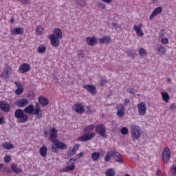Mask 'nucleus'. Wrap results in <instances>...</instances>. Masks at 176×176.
<instances>
[{
	"label": "nucleus",
	"instance_id": "48",
	"mask_svg": "<svg viewBox=\"0 0 176 176\" xmlns=\"http://www.w3.org/2000/svg\"><path fill=\"white\" fill-rule=\"evenodd\" d=\"M161 42L164 45H167V43H168V38H162Z\"/></svg>",
	"mask_w": 176,
	"mask_h": 176
},
{
	"label": "nucleus",
	"instance_id": "43",
	"mask_svg": "<svg viewBox=\"0 0 176 176\" xmlns=\"http://www.w3.org/2000/svg\"><path fill=\"white\" fill-rule=\"evenodd\" d=\"M79 146H80V145H79V144H76V145H74V146L72 148V150L74 151V153H76V151H78V149H79Z\"/></svg>",
	"mask_w": 176,
	"mask_h": 176
},
{
	"label": "nucleus",
	"instance_id": "30",
	"mask_svg": "<svg viewBox=\"0 0 176 176\" xmlns=\"http://www.w3.org/2000/svg\"><path fill=\"white\" fill-rule=\"evenodd\" d=\"M11 170L13 171V173H15L16 174L21 173V168H17V165L16 164H12L11 166Z\"/></svg>",
	"mask_w": 176,
	"mask_h": 176
},
{
	"label": "nucleus",
	"instance_id": "18",
	"mask_svg": "<svg viewBox=\"0 0 176 176\" xmlns=\"http://www.w3.org/2000/svg\"><path fill=\"white\" fill-rule=\"evenodd\" d=\"M162 12H163V8H162V7H158L155 8L150 15L149 19L153 20V17H155V16H157V14H160Z\"/></svg>",
	"mask_w": 176,
	"mask_h": 176
},
{
	"label": "nucleus",
	"instance_id": "37",
	"mask_svg": "<svg viewBox=\"0 0 176 176\" xmlns=\"http://www.w3.org/2000/svg\"><path fill=\"white\" fill-rule=\"evenodd\" d=\"M3 160L5 163H10V162L12 161V157H10V155L6 154L4 157Z\"/></svg>",
	"mask_w": 176,
	"mask_h": 176
},
{
	"label": "nucleus",
	"instance_id": "49",
	"mask_svg": "<svg viewBox=\"0 0 176 176\" xmlns=\"http://www.w3.org/2000/svg\"><path fill=\"white\" fill-rule=\"evenodd\" d=\"M104 85H107V80L102 79L100 81V86H104Z\"/></svg>",
	"mask_w": 176,
	"mask_h": 176
},
{
	"label": "nucleus",
	"instance_id": "31",
	"mask_svg": "<svg viewBox=\"0 0 176 176\" xmlns=\"http://www.w3.org/2000/svg\"><path fill=\"white\" fill-rule=\"evenodd\" d=\"M163 101L167 102L170 100V95L167 92H162Z\"/></svg>",
	"mask_w": 176,
	"mask_h": 176
},
{
	"label": "nucleus",
	"instance_id": "62",
	"mask_svg": "<svg viewBox=\"0 0 176 176\" xmlns=\"http://www.w3.org/2000/svg\"><path fill=\"white\" fill-rule=\"evenodd\" d=\"M166 82H168V83H170V82H171V78H168L166 79Z\"/></svg>",
	"mask_w": 176,
	"mask_h": 176
},
{
	"label": "nucleus",
	"instance_id": "26",
	"mask_svg": "<svg viewBox=\"0 0 176 176\" xmlns=\"http://www.w3.org/2000/svg\"><path fill=\"white\" fill-rule=\"evenodd\" d=\"M86 41L90 46H94L96 43L97 42V38L91 36V37H87Z\"/></svg>",
	"mask_w": 176,
	"mask_h": 176
},
{
	"label": "nucleus",
	"instance_id": "42",
	"mask_svg": "<svg viewBox=\"0 0 176 176\" xmlns=\"http://www.w3.org/2000/svg\"><path fill=\"white\" fill-rule=\"evenodd\" d=\"M78 58H85V52H83V51H78Z\"/></svg>",
	"mask_w": 176,
	"mask_h": 176
},
{
	"label": "nucleus",
	"instance_id": "40",
	"mask_svg": "<svg viewBox=\"0 0 176 176\" xmlns=\"http://www.w3.org/2000/svg\"><path fill=\"white\" fill-rule=\"evenodd\" d=\"M44 31L43 28L42 26H37L36 27V32L38 35H41L42 32Z\"/></svg>",
	"mask_w": 176,
	"mask_h": 176
},
{
	"label": "nucleus",
	"instance_id": "33",
	"mask_svg": "<svg viewBox=\"0 0 176 176\" xmlns=\"http://www.w3.org/2000/svg\"><path fill=\"white\" fill-rule=\"evenodd\" d=\"M76 3L78 8H85L86 6V1L85 0H76Z\"/></svg>",
	"mask_w": 176,
	"mask_h": 176
},
{
	"label": "nucleus",
	"instance_id": "58",
	"mask_svg": "<svg viewBox=\"0 0 176 176\" xmlns=\"http://www.w3.org/2000/svg\"><path fill=\"white\" fill-rule=\"evenodd\" d=\"M161 174H162V170L158 169L157 171V175L160 176Z\"/></svg>",
	"mask_w": 176,
	"mask_h": 176
},
{
	"label": "nucleus",
	"instance_id": "11",
	"mask_svg": "<svg viewBox=\"0 0 176 176\" xmlns=\"http://www.w3.org/2000/svg\"><path fill=\"white\" fill-rule=\"evenodd\" d=\"M0 109L3 112H6L8 113L10 112V104L6 101H1L0 102Z\"/></svg>",
	"mask_w": 176,
	"mask_h": 176
},
{
	"label": "nucleus",
	"instance_id": "64",
	"mask_svg": "<svg viewBox=\"0 0 176 176\" xmlns=\"http://www.w3.org/2000/svg\"><path fill=\"white\" fill-rule=\"evenodd\" d=\"M2 167H3V164H0V170H1V168H2Z\"/></svg>",
	"mask_w": 176,
	"mask_h": 176
},
{
	"label": "nucleus",
	"instance_id": "8",
	"mask_svg": "<svg viewBox=\"0 0 176 176\" xmlns=\"http://www.w3.org/2000/svg\"><path fill=\"white\" fill-rule=\"evenodd\" d=\"M95 131L97 134L100 135V137H103V138H107V129H105V126L104 124H98L95 128Z\"/></svg>",
	"mask_w": 176,
	"mask_h": 176
},
{
	"label": "nucleus",
	"instance_id": "51",
	"mask_svg": "<svg viewBox=\"0 0 176 176\" xmlns=\"http://www.w3.org/2000/svg\"><path fill=\"white\" fill-rule=\"evenodd\" d=\"M118 110H120V111H124V105L120 104L119 105V109H118Z\"/></svg>",
	"mask_w": 176,
	"mask_h": 176
},
{
	"label": "nucleus",
	"instance_id": "9",
	"mask_svg": "<svg viewBox=\"0 0 176 176\" xmlns=\"http://www.w3.org/2000/svg\"><path fill=\"white\" fill-rule=\"evenodd\" d=\"M171 155V151H170V148L166 147L162 152V160L164 163L167 164L168 163V160H170V156Z\"/></svg>",
	"mask_w": 176,
	"mask_h": 176
},
{
	"label": "nucleus",
	"instance_id": "44",
	"mask_svg": "<svg viewBox=\"0 0 176 176\" xmlns=\"http://www.w3.org/2000/svg\"><path fill=\"white\" fill-rule=\"evenodd\" d=\"M86 113H93V111L90 109V106H87L85 110Z\"/></svg>",
	"mask_w": 176,
	"mask_h": 176
},
{
	"label": "nucleus",
	"instance_id": "21",
	"mask_svg": "<svg viewBox=\"0 0 176 176\" xmlns=\"http://www.w3.org/2000/svg\"><path fill=\"white\" fill-rule=\"evenodd\" d=\"M111 154L116 162H118L119 163H123V160H122V155H120L119 152L113 151Z\"/></svg>",
	"mask_w": 176,
	"mask_h": 176
},
{
	"label": "nucleus",
	"instance_id": "14",
	"mask_svg": "<svg viewBox=\"0 0 176 176\" xmlns=\"http://www.w3.org/2000/svg\"><path fill=\"white\" fill-rule=\"evenodd\" d=\"M83 88L86 89L91 94H96L97 93V87L92 85H83Z\"/></svg>",
	"mask_w": 176,
	"mask_h": 176
},
{
	"label": "nucleus",
	"instance_id": "35",
	"mask_svg": "<svg viewBox=\"0 0 176 176\" xmlns=\"http://www.w3.org/2000/svg\"><path fill=\"white\" fill-rule=\"evenodd\" d=\"M46 52V47L43 45H41L38 47V53H45Z\"/></svg>",
	"mask_w": 176,
	"mask_h": 176
},
{
	"label": "nucleus",
	"instance_id": "52",
	"mask_svg": "<svg viewBox=\"0 0 176 176\" xmlns=\"http://www.w3.org/2000/svg\"><path fill=\"white\" fill-rule=\"evenodd\" d=\"M113 27H114V28H116V30H118V28H120V25H118V23H113Z\"/></svg>",
	"mask_w": 176,
	"mask_h": 176
},
{
	"label": "nucleus",
	"instance_id": "6",
	"mask_svg": "<svg viewBox=\"0 0 176 176\" xmlns=\"http://www.w3.org/2000/svg\"><path fill=\"white\" fill-rule=\"evenodd\" d=\"M58 149H61L62 151L67 149V144L60 140L56 141V142L52 145L51 151L52 152L56 153Z\"/></svg>",
	"mask_w": 176,
	"mask_h": 176
},
{
	"label": "nucleus",
	"instance_id": "17",
	"mask_svg": "<svg viewBox=\"0 0 176 176\" xmlns=\"http://www.w3.org/2000/svg\"><path fill=\"white\" fill-rule=\"evenodd\" d=\"M12 35H23L24 34V29L22 28H15L10 30Z\"/></svg>",
	"mask_w": 176,
	"mask_h": 176
},
{
	"label": "nucleus",
	"instance_id": "55",
	"mask_svg": "<svg viewBox=\"0 0 176 176\" xmlns=\"http://www.w3.org/2000/svg\"><path fill=\"white\" fill-rule=\"evenodd\" d=\"M129 103H130V99L124 100V105H127V104H129Z\"/></svg>",
	"mask_w": 176,
	"mask_h": 176
},
{
	"label": "nucleus",
	"instance_id": "12",
	"mask_svg": "<svg viewBox=\"0 0 176 176\" xmlns=\"http://www.w3.org/2000/svg\"><path fill=\"white\" fill-rule=\"evenodd\" d=\"M50 141H51L52 144H54L56 141H58V140H57V129H56V128H52L50 129Z\"/></svg>",
	"mask_w": 176,
	"mask_h": 176
},
{
	"label": "nucleus",
	"instance_id": "39",
	"mask_svg": "<svg viewBox=\"0 0 176 176\" xmlns=\"http://www.w3.org/2000/svg\"><path fill=\"white\" fill-rule=\"evenodd\" d=\"M126 54H127V56H129V57H132L133 58L135 57V54L134 53V51L128 50L126 52Z\"/></svg>",
	"mask_w": 176,
	"mask_h": 176
},
{
	"label": "nucleus",
	"instance_id": "50",
	"mask_svg": "<svg viewBox=\"0 0 176 176\" xmlns=\"http://www.w3.org/2000/svg\"><path fill=\"white\" fill-rule=\"evenodd\" d=\"M172 170L173 171V175H176V166L175 165H173L172 166Z\"/></svg>",
	"mask_w": 176,
	"mask_h": 176
},
{
	"label": "nucleus",
	"instance_id": "25",
	"mask_svg": "<svg viewBox=\"0 0 176 176\" xmlns=\"http://www.w3.org/2000/svg\"><path fill=\"white\" fill-rule=\"evenodd\" d=\"M74 170H75V164H72L67 166L65 168L60 169V173H68V171H74Z\"/></svg>",
	"mask_w": 176,
	"mask_h": 176
},
{
	"label": "nucleus",
	"instance_id": "46",
	"mask_svg": "<svg viewBox=\"0 0 176 176\" xmlns=\"http://www.w3.org/2000/svg\"><path fill=\"white\" fill-rule=\"evenodd\" d=\"M75 151L72 149V150H69L68 152H67V154L69 155V156H74L75 155Z\"/></svg>",
	"mask_w": 176,
	"mask_h": 176
},
{
	"label": "nucleus",
	"instance_id": "47",
	"mask_svg": "<svg viewBox=\"0 0 176 176\" xmlns=\"http://www.w3.org/2000/svg\"><path fill=\"white\" fill-rule=\"evenodd\" d=\"M127 93H129L130 94H134V89L133 88H128L126 89Z\"/></svg>",
	"mask_w": 176,
	"mask_h": 176
},
{
	"label": "nucleus",
	"instance_id": "32",
	"mask_svg": "<svg viewBox=\"0 0 176 176\" xmlns=\"http://www.w3.org/2000/svg\"><path fill=\"white\" fill-rule=\"evenodd\" d=\"M115 174H116V173L114 171L113 168H109L105 172L107 176H115Z\"/></svg>",
	"mask_w": 176,
	"mask_h": 176
},
{
	"label": "nucleus",
	"instance_id": "61",
	"mask_svg": "<svg viewBox=\"0 0 176 176\" xmlns=\"http://www.w3.org/2000/svg\"><path fill=\"white\" fill-rule=\"evenodd\" d=\"M83 155H84V153L81 152L78 154V156H79V157H82V156H83Z\"/></svg>",
	"mask_w": 176,
	"mask_h": 176
},
{
	"label": "nucleus",
	"instance_id": "10",
	"mask_svg": "<svg viewBox=\"0 0 176 176\" xmlns=\"http://www.w3.org/2000/svg\"><path fill=\"white\" fill-rule=\"evenodd\" d=\"M138 113L141 116L146 114V104L145 102H140L138 104Z\"/></svg>",
	"mask_w": 176,
	"mask_h": 176
},
{
	"label": "nucleus",
	"instance_id": "36",
	"mask_svg": "<svg viewBox=\"0 0 176 176\" xmlns=\"http://www.w3.org/2000/svg\"><path fill=\"white\" fill-rule=\"evenodd\" d=\"M139 54L141 57H145L146 56V51L144 48H140L139 50Z\"/></svg>",
	"mask_w": 176,
	"mask_h": 176
},
{
	"label": "nucleus",
	"instance_id": "1",
	"mask_svg": "<svg viewBox=\"0 0 176 176\" xmlns=\"http://www.w3.org/2000/svg\"><path fill=\"white\" fill-rule=\"evenodd\" d=\"M95 127L96 126L94 124L87 126L83 129V131L86 133L78 138V140L81 141L82 142H85L86 141H90L91 138H94V137H96V133L92 131H94Z\"/></svg>",
	"mask_w": 176,
	"mask_h": 176
},
{
	"label": "nucleus",
	"instance_id": "15",
	"mask_svg": "<svg viewBox=\"0 0 176 176\" xmlns=\"http://www.w3.org/2000/svg\"><path fill=\"white\" fill-rule=\"evenodd\" d=\"M31 69V66L30 64H23L21 65L19 68V71L21 72V74H25V72H28Z\"/></svg>",
	"mask_w": 176,
	"mask_h": 176
},
{
	"label": "nucleus",
	"instance_id": "4",
	"mask_svg": "<svg viewBox=\"0 0 176 176\" xmlns=\"http://www.w3.org/2000/svg\"><path fill=\"white\" fill-rule=\"evenodd\" d=\"M14 117L17 119L18 123H25L28 120V116L25 113L24 111L20 109L15 111Z\"/></svg>",
	"mask_w": 176,
	"mask_h": 176
},
{
	"label": "nucleus",
	"instance_id": "7",
	"mask_svg": "<svg viewBox=\"0 0 176 176\" xmlns=\"http://www.w3.org/2000/svg\"><path fill=\"white\" fill-rule=\"evenodd\" d=\"M5 67L3 69L2 74H0V78L3 79H9L10 75H12V67L8 64L5 65Z\"/></svg>",
	"mask_w": 176,
	"mask_h": 176
},
{
	"label": "nucleus",
	"instance_id": "34",
	"mask_svg": "<svg viewBox=\"0 0 176 176\" xmlns=\"http://www.w3.org/2000/svg\"><path fill=\"white\" fill-rule=\"evenodd\" d=\"M112 153L107 152L106 156L104 157V161L107 162H111V159H112Z\"/></svg>",
	"mask_w": 176,
	"mask_h": 176
},
{
	"label": "nucleus",
	"instance_id": "53",
	"mask_svg": "<svg viewBox=\"0 0 176 176\" xmlns=\"http://www.w3.org/2000/svg\"><path fill=\"white\" fill-rule=\"evenodd\" d=\"M19 1L23 5L25 4V3H28V2L30 1V0H19Z\"/></svg>",
	"mask_w": 176,
	"mask_h": 176
},
{
	"label": "nucleus",
	"instance_id": "45",
	"mask_svg": "<svg viewBox=\"0 0 176 176\" xmlns=\"http://www.w3.org/2000/svg\"><path fill=\"white\" fill-rule=\"evenodd\" d=\"M98 8H101L102 9H105V4H104V3H98Z\"/></svg>",
	"mask_w": 176,
	"mask_h": 176
},
{
	"label": "nucleus",
	"instance_id": "56",
	"mask_svg": "<svg viewBox=\"0 0 176 176\" xmlns=\"http://www.w3.org/2000/svg\"><path fill=\"white\" fill-rule=\"evenodd\" d=\"M170 109H172V111H175V109H176L175 104H172L170 105Z\"/></svg>",
	"mask_w": 176,
	"mask_h": 176
},
{
	"label": "nucleus",
	"instance_id": "22",
	"mask_svg": "<svg viewBox=\"0 0 176 176\" xmlns=\"http://www.w3.org/2000/svg\"><path fill=\"white\" fill-rule=\"evenodd\" d=\"M155 50L157 52V54H160L161 56H163V54L166 53V48H164V46H163L162 44L157 45Z\"/></svg>",
	"mask_w": 176,
	"mask_h": 176
},
{
	"label": "nucleus",
	"instance_id": "54",
	"mask_svg": "<svg viewBox=\"0 0 176 176\" xmlns=\"http://www.w3.org/2000/svg\"><path fill=\"white\" fill-rule=\"evenodd\" d=\"M104 3H111L112 2V0H101Z\"/></svg>",
	"mask_w": 176,
	"mask_h": 176
},
{
	"label": "nucleus",
	"instance_id": "16",
	"mask_svg": "<svg viewBox=\"0 0 176 176\" xmlns=\"http://www.w3.org/2000/svg\"><path fill=\"white\" fill-rule=\"evenodd\" d=\"M74 109L75 112H76L79 115H82V113H83V112H85V107H83V105H82V104H76L74 106Z\"/></svg>",
	"mask_w": 176,
	"mask_h": 176
},
{
	"label": "nucleus",
	"instance_id": "28",
	"mask_svg": "<svg viewBox=\"0 0 176 176\" xmlns=\"http://www.w3.org/2000/svg\"><path fill=\"white\" fill-rule=\"evenodd\" d=\"M40 155L42 157H46V155H47V147H46V146H43L40 148Z\"/></svg>",
	"mask_w": 176,
	"mask_h": 176
},
{
	"label": "nucleus",
	"instance_id": "24",
	"mask_svg": "<svg viewBox=\"0 0 176 176\" xmlns=\"http://www.w3.org/2000/svg\"><path fill=\"white\" fill-rule=\"evenodd\" d=\"M38 102L43 107H47V105H49V100L43 96H40L38 98Z\"/></svg>",
	"mask_w": 176,
	"mask_h": 176
},
{
	"label": "nucleus",
	"instance_id": "19",
	"mask_svg": "<svg viewBox=\"0 0 176 176\" xmlns=\"http://www.w3.org/2000/svg\"><path fill=\"white\" fill-rule=\"evenodd\" d=\"M141 27H142V23H139L138 25H134L133 30L135 31L138 36H144V32L141 30Z\"/></svg>",
	"mask_w": 176,
	"mask_h": 176
},
{
	"label": "nucleus",
	"instance_id": "63",
	"mask_svg": "<svg viewBox=\"0 0 176 176\" xmlns=\"http://www.w3.org/2000/svg\"><path fill=\"white\" fill-rule=\"evenodd\" d=\"M75 160H75V159H73V158H70V160H69V162H75Z\"/></svg>",
	"mask_w": 176,
	"mask_h": 176
},
{
	"label": "nucleus",
	"instance_id": "29",
	"mask_svg": "<svg viewBox=\"0 0 176 176\" xmlns=\"http://www.w3.org/2000/svg\"><path fill=\"white\" fill-rule=\"evenodd\" d=\"M100 153L98 152H94L91 154V157L94 162H97L100 159Z\"/></svg>",
	"mask_w": 176,
	"mask_h": 176
},
{
	"label": "nucleus",
	"instance_id": "60",
	"mask_svg": "<svg viewBox=\"0 0 176 176\" xmlns=\"http://www.w3.org/2000/svg\"><path fill=\"white\" fill-rule=\"evenodd\" d=\"M10 21L13 24V23H14V18H12Z\"/></svg>",
	"mask_w": 176,
	"mask_h": 176
},
{
	"label": "nucleus",
	"instance_id": "23",
	"mask_svg": "<svg viewBox=\"0 0 176 176\" xmlns=\"http://www.w3.org/2000/svg\"><path fill=\"white\" fill-rule=\"evenodd\" d=\"M99 43L101 44L106 43L108 45V43H111V36H104L102 38H98Z\"/></svg>",
	"mask_w": 176,
	"mask_h": 176
},
{
	"label": "nucleus",
	"instance_id": "38",
	"mask_svg": "<svg viewBox=\"0 0 176 176\" xmlns=\"http://www.w3.org/2000/svg\"><path fill=\"white\" fill-rule=\"evenodd\" d=\"M120 132L123 135H127V134H129V129L126 127H123L121 129Z\"/></svg>",
	"mask_w": 176,
	"mask_h": 176
},
{
	"label": "nucleus",
	"instance_id": "41",
	"mask_svg": "<svg viewBox=\"0 0 176 176\" xmlns=\"http://www.w3.org/2000/svg\"><path fill=\"white\" fill-rule=\"evenodd\" d=\"M117 116L119 118H123V116H124V111L122 110H118L117 112Z\"/></svg>",
	"mask_w": 176,
	"mask_h": 176
},
{
	"label": "nucleus",
	"instance_id": "2",
	"mask_svg": "<svg viewBox=\"0 0 176 176\" xmlns=\"http://www.w3.org/2000/svg\"><path fill=\"white\" fill-rule=\"evenodd\" d=\"M51 41V45L54 47H58L60 46V41L58 39L63 38V31L60 28H55L53 30V34L49 36Z\"/></svg>",
	"mask_w": 176,
	"mask_h": 176
},
{
	"label": "nucleus",
	"instance_id": "57",
	"mask_svg": "<svg viewBox=\"0 0 176 176\" xmlns=\"http://www.w3.org/2000/svg\"><path fill=\"white\" fill-rule=\"evenodd\" d=\"M5 123V120L3 119V117L0 118V124H3Z\"/></svg>",
	"mask_w": 176,
	"mask_h": 176
},
{
	"label": "nucleus",
	"instance_id": "27",
	"mask_svg": "<svg viewBox=\"0 0 176 176\" xmlns=\"http://www.w3.org/2000/svg\"><path fill=\"white\" fill-rule=\"evenodd\" d=\"M2 146L4 148V149H7L8 151H10V149H13L14 147L13 144L7 142H3Z\"/></svg>",
	"mask_w": 176,
	"mask_h": 176
},
{
	"label": "nucleus",
	"instance_id": "59",
	"mask_svg": "<svg viewBox=\"0 0 176 176\" xmlns=\"http://www.w3.org/2000/svg\"><path fill=\"white\" fill-rule=\"evenodd\" d=\"M5 170L7 172V173H10L11 171H10V168H5Z\"/></svg>",
	"mask_w": 176,
	"mask_h": 176
},
{
	"label": "nucleus",
	"instance_id": "20",
	"mask_svg": "<svg viewBox=\"0 0 176 176\" xmlns=\"http://www.w3.org/2000/svg\"><path fill=\"white\" fill-rule=\"evenodd\" d=\"M15 85L16 87H18L15 91V94H16V96H20V94H22L23 91H24V87H23L21 83L19 82H15Z\"/></svg>",
	"mask_w": 176,
	"mask_h": 176
},
{
	"label": "nucleus",
	"instance_id": "3",
	"mask_svg": "<svg viewBox=\"0 0 176 176\" xmlns=\"http://www.w3.org/2000/svg\"><path fill=\"white\" fill-rule=\"evenodd\" d=\"M25 113H28L29 115H36L38 119L42 118V110L41 109V106L38 102H36L35 106L34 104H30L23 109Z\"/></svg>",
	"mask_w": 176,
	"mask_h": 176
},
{
	"label": "nucleus",
	"instance_id": "13",
	"mask_svg": "<svg viewBox=\"0 0 176 176\" xmlns=\"http://www.w3.org/2000/svg\"><path fill=\"white\" fill-rule=\"evenodd\" d=\"M28 104H30V100L27 98H22L16 102V107H19V108H24L27 107Z\"/></svg>",
	"mask_w": 176,
	"mask_h": 176
},
{
	"label": "nucleus",
	"instance_id": "5",
	"mask_svg": "<svg viewBox=\"0 0 176 176\" xmlns=\"http://www.w3.org/2000/svg\"><path fill=\"white\" fill-rule=\"evenodd\" d=\"M131 134L133 140H140L142 132H141V128L137 125L132 124L130 126Z\"/></svg>",
	"mask_w": 176,
	"mask_h": 176
}]
</instances>
